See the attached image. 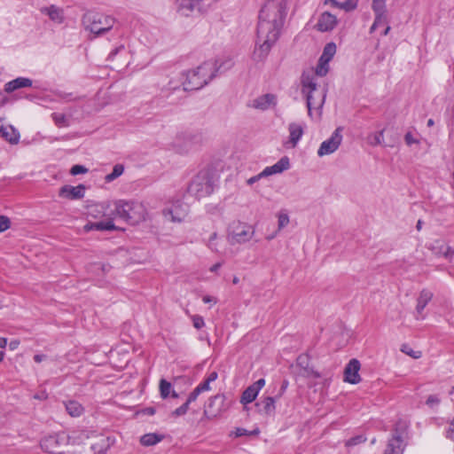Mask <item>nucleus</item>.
I'll use <instances>...</instances> for the list:
<instances>
[{
	"label": "nucleus",
	"mask_w": 454,
	"mask_h": 454,
	"mask_svg": "<svg viewBox=\"0 0 454 454\" xmlns=\"http://www.w3.org/2000/svg\"><path fill=\"white\" fill-rule=\"evenodd\" d=\"M286 15L285 0H267L259 13L254 59L262 61L278 40Z\"/></svg>",
	"instance_id": "nucleus-1"
},
{
	"label": "nucleus",
	"mask_w": 454,
	"mask_h": 454,
	"mask_svg": "<svg viewBox=\"0 0 454 454\" xmlns=\"http://www.w3.org/2000/svg\"><path fill=\"white\" fill-rule=\"evenodd\" d=\"M223 66V70H227L232 66V63L229 59L218 66L217 61H206L197 68L187 71L184 74L185 78L182 82L183 90H196L203 88L216 75V73Z\"/></svg>",
	"instance_id": "nucleus-2"
},
{
	"label": "nucleus",
	"mask_w": 454,
	"mask_h": 454,
	"mask_svg": "<svg viewBox=\"0 0 454 454\" xmlns=\"http://www.w3.org/2000/svg\"><path fill=\"white\" fill-rule=\"evenodd\" d=\"M145 208L142 203L136 201L118 200L114 203V208L107 207L105 213L109 219L120 218L130 224H137L145 219Z\"/></svg>",
	"instance_id": "nucleus-3"
},
{
	"label": "nucleus",
	"mask_w": 454,
	"mask_h": 454,
	"mask_svg": "<svg viewBox=\"0 0 454 454\" xmlns=\"http://www.w3.org/2000/svg\"><path fill=\"white\" fill-rule=\"evenodd\" d=\"M302 93L306 94L307 107L309 114L311 115L312 108H322L325 99V91L318 90L315 81V75L312 72H304L301 75Z\"/></svg>",
	"instance_id": "nucleus-4"
},
{
	"label": "nucleus",
	"mask_w": 454,
	"mask_h": 454,
	"mask_svg": "<svg viewBox=\"0 0 454 454\" xmlns=\"http://www.w3.org/2000/svg\"><path fill=\"white\" fill-rule=\"evenodd\" d=\"M254 235V227L240 221H233L227 230V240L232 246L247 243L252 239Z\"/></svg>",
	"instance_id": "nucleus-5"
},
{
	"label": "nucleus",
	"mask_w": 454,
	"mask_h": 454,
	"mask_svg": "<svg viewBox=\"0 0 454 454\" xmlns=\"http://www.w3.org/2000/svg\"><path fill=\"white\" fill-rule=\"evenodd\" d=\"M213 192L214 182L207 172H200L188 187V192L199 200L209 196Z\"/></svg>",
	"instance_id": "nucleus-6"
},
{
	"label": "nucleus",
	"mask_w": 454,
	"mask_h": 454,
	"mask_svg": "<svg viewBox=\"0 0 454 454\" xmlns=\"http://www.w3.org/2000/svg\"><path fill=\"white\" fill-rule=\"evenodd\" d=\"M84 22L87 23V28L91 33L99 36L113 28L115 19L109 15L94 13L85 15Z\"/></svg>",
	"instance_id": "nucleus-7"
},
{
	"label": "nucleus",
	"mask_w": 454,
	"mask_h": 454,
	"mask_svg": "<svg viewBox=\"0 0 454 454\" xmlns=\"http://www.w3.org/2000/svg\"><path fill=\"white\" fill-rule=\"evenodd\" d=\"M177 12L182 16L189 17L193 12L204 14L212 5V0H176Z\"/></svg>",
	"instance_id": "nucleus-8"
},
{
	"label": "nucleus",
	"mask_w": 454,
	"mask_h": 454,
	"mask_svg": "<svg viewBox=\"0 0 454 454\" xmlns=\"http://www.w3.org/2000/svg\"><path fill=\"white\" fill-rule=\"evenodd\" d=\"M68 443V437L66 434H55L45 436L41 441L43 450L51 454H62V450Z\"/></svg>",
	"instance_id": "nucleus-9"
},
{
	"label": "nucleus",
	"mask_w": 454,
	"mask_h": 454,
	"mask_svg": "<svg viewBox=\"0 0 454 454\" xmlns=\"http://www.w3.org/2000/svg\"><path fill=\"white\" fill-rule=\"evenodd\" d=\"M289 168H290L289 159L286 156L282 157L274 165L266 167L261 173L247 179V184L249 185H252L263 177H267L271 175L282 173L283 171L288 169Z\"/></svg>",
	"instance_id": "nucleus-10"
},
{
	"label": "nucleus",
	"mask_w": 454,
	"mask_h": 454,
	"mask_svg": "<svg viewBox=\"0 0 454 454\" xmlns=\"http://www.w3.org/2000/svg\"><path fill=\"white\" fill-rule=\"evenodd\" d=\"M341 131V127L337 128L332 134L331 137L321 144L317 151L318 156L322 157L324 155L331 154L339 148L342 141Z\"/></svg>",
	"instance_id": "nucleus-11"
},
{
	"label": "nucleus",
	"mask_w": 454,
	"mask_h": 454,
	"mask_svg": "<svg viewBox=\"0 0 454 454\" xmlns=\"http://www.w3.org/2000/svg\"><path fill=\"white\" fill-rule=\"evenodd\" d=\"M188 211L189 207L186 203L176 200L163 210V215L165 217L169 216L171 222L180 223L186 217Z\"/></svg>",
	"instance_id": "nucleus-12"
},
{
	"label": "nucleus",
	"mask_w": 454,
	"mask_h": 454,
	"mask_svg": "<svg viewBox=\"0 0 454 454\" xmlns=\"http://www.w3.org/2000/svg\"><path fill=\"white\" fill-rule=\"evenodd\" d=\"M85 186L79 184L77 186H72L69 184L63 185L59 191V196L67 200H80L84 197Z\"/></svg>",
	"instance_id": "nucleus-13"
},
{
	"label": "nucleus",
	"mask_w": 454,
	"mask_h": 454,
	"mask_svg": "<svg viewBox=\"0 0 454 454\" xmlns=\"http://www.w3.org/2000/svg\"><path fill=\"white\" fill-rule=\"evenodd\" d=\"M360 370V362L353 358L346 365L344 370V380L351 383L357 384L361 381V377L358 373Z\"/></svg>",
	"instance_id": "nucleus-14"
},
{
	"label": "nucleus",
	"mask_w": 454,
	"mask_h": 454,
	"mask_svg": "<svg viewBox=\"0 0 454 454\" xmlns=\"http://www.w3.org/2000/svg\"><path fill=\"white\" fill-rule=\"evenodd\" d=\"M265 380L259 379L254 384L247 387L242 393L240 402L244 404L250 403L255 400L260 390L264 387Z\"/></svg>",
	"instance_id": "nucleus-15"
},
{
	"label": "nucleus",
	"mask_w": 454,
	"mask_h": 454,
	"mask_svg": "<svg viewBox=\"0 0 454 454\" xmlns=\"http://www.w3.org/2000/svg\"><path fill=\"white\" fill-rule=\"evenodd\" d=\"M224 396L216 395L208 399L207 404L204 410V414L207 416L216 417L223 411Z\"/></svg>",
	"instance_id": "nucleus-16"
},
{
	"label": "nucleus",
	"mask_w": 454,
	"mask_h": 454,
	"mask_svg": "<svg viewBox=\"0 0 454 454\" xmlns=\"http://www.w3.org/2000/svg\"><path fill=\"white\" fill-rule=\"evenodd\" d=\"M337 23V18L333 14L325 12L318 18L317 28L320 32H328L333 30Z\"/></svg>",
	"instance_id": "nucleus-17"
},
{
	"label": "nucleus",
	"mask_w": 454,
	"mask_h": 454,
	"mask_svg": "<svg viewBox=\"0 0 454 454\" xmlns=\"http://www.w3.org/2000/svg\"><path fill=\"white\" fill-rule=\"evenodd\" d=\"M33 85V81L27 77H18L12 81H10L4 84V91L6 93H12L19 89L28 88Z\"/></svg>",
	"instance_id": "nucleus-18"
},
{
	"label": "nucleus",
	"mask_w": 454,
	"mask_h": 454,
	"mask_svg": "<svg viewBox=\"0 0 454 454\" xmlns=\"http://www.w3.org/2000/svg\"><path fill=\"white\" fill-rule=\"evenodd\" d=\"M403 439L399 434H395L388 441L384 454H403V447H402Z\"/></svg>",
	"instance_id": "nucleus-19"
},
{
	"label": "nucleus",
	"mask_w": 454,
	"mask_h": 454,
	"mask_svg": "<svg viewBox=\"0 0 454 454\" xmlns=\"http://www.w3.org/2000/svg\"><path fill=\"white\" fill-rule=\"evenodd\" d=\"M0 136L12 145H16L20 140V133L12 126L0 127Z\"/></svg>",
	"instance_id": "nucleus-20"
},
{
	"label": "nucleus",
	"mask_w": 454,
	"mask_h": 454,
	"mask_svg": "<svg viewBox=\"0 0 454 454\" xmlns=\"http://www.w3.org/2000/svg\"><path fill=\"white\" fill-rule=\"evenodd\" d=\"M433 294L427 289H423L419 296L417 299V306H416V311L418 315H421L426 306L428 304V302L432 300ZM424 317H419V316L416 317L417 319L423 318Z\"/></svg>",
	"instance_id": "nucleus-21"
},
{
	"label": "nucleus",
	"mask_w": 454,
	"mask_h": 454,
	"mask_svg": "<svg viewBox=\"0 0 454 454\" xmlns=\"http://www.w3.org/2000/svg\"><path fill=\"white\" fill-rule=\"evenodd\" d=\"M40 12L45 15H48L49 18L56 23H62L64 20L62 9L56 5L52 4L49 7H43L41 8Z\"/></svg>",
	"instance_id": "nucleus-22"
},
{
	"label": "nucleus",
	"mask_w": 454,
	"mask_h": 454,
	"mask_svg": "<svg viewBox=\"0 0 454 454\" xmlns=\"http://www.w3.org/2000/svg\"><path fill=\"white\" fill-rule=\"evenodd\" d=\"M276 98L272 94H265L253 101V106L256 109L266 110L271 105H275Z\"/></svg>",
	"instance_id": "nucleus-23"
},
{
	"label": "nucleus",
	"mask_w": 454,
	"mask_h": 454,
	"mask_svg": "<svg viewBox=\"0 0 454 454\" xmlns=\"http://www.w3.org/2000/svg\"><path fill=\"white\" fill-rule=\"evenodd\" d=\"M288 130L290 133L289 143L292 145V147L294 148L303 135V128L300 124L292 122L288 126Z\"/></svg>",
	"instance_id": "nucleus-24"
},
{
	"label": "nucleus",
	"mask_w": 454,
	"mask_h": 454,
	"mask_svg": "<svg viewBox=\"0 0 454 454\" xmlns=\"http://www.w3.org/2000/svg\"><path fill=\"white\" fill-rule=\"evenodd\" d=\"M116 228L114 224V222L112 221V219H109V218L106 221H101V222H98V223H90L84 226V230L86 231H90L92 230L113 231Z\"/></svg>",
	"instance_id": "nucleus-25"
},
{
	"label": "nucleus",
	"mask_w": 454,
	"mask_h": 454,
	"mask_svg": "<svg viewBox=\"0 0 454 454\" xmlns=\"http://www.w3.org/2000/svg\"><path fill=\"white\" fill-rule=\"evenodd\" d=\"M256 405L260 407V411L266 415H270L275 411V398L271 396L264 397Z\"/></svg>",
	"instance_id": "nucleus-26"
},
{
	"label": "nucleus",
	"mask_w": 454,
	"mask_h": 454,
	"mask_svg": "<svg viewBox=\"0 0 454 454\" xmlns=\"http://www.w3.org/2000/svg\"><path fill=\"white\" fill-rule=\"evenodd\" d=\"M113 442L109 437H101L91 445V449L97 454H104L111 446Z\"/></svg>",
	"instance_id": "nucleus-27"
},
{
	"label": "nucleus",
	"mask_w": 454,
	"mask_h": 454,
	"mask_svg": "<svg viewBox=\"0 0 454 454\" xmlns=\"http://www.w3.org/2000/svg\"><path fill=\"white\" fill-rule=\"evenodd\" d=\"M162 439L163 436L158 434H145L140 438V443L143 446H153L160 442Z\"/></svg>",
	"instance_id": "nucleus-28"
},
{
	"label": "nucleus",
	"mask_w": 454,
	"mask_h": 454,
	"mask_svg": "<svg viewBox=\"0 0 454 454\" xmlns=\"http://www.w3.org/2000/svg\"><path fill=\"white\" fill-rule=\"evenodd\" d=\"M66 410L72 417L80 416L82 411V406L76 401H69L66 403Z\"/></svg>",
	"instance_id": "nucleus-29"
},
{
	"label": "nucleus",
	"mask_w": 454,
	"mask_h": 454,
	"mask_svg": "<svg viewBox=\"0 0 454 454\" xmlns=\"http://www.w3.org/2000/svg\"><path fill=\"white\" fill-rule=\"evenodd\" d=\"M336 53V44L334 43H328L325 44L323 53L319 59L325 62H330Z\"/></svg>",
	"instance_id": "nucleus-30"
},
{
	"label": "nucleus",
	"mask_w": 454,
	"mask_h": 454,
	"mask_svg": "<svg viewBox=\"0 0 454 454\" xmlns=\"http://www.w3.org/2000/svg\"><path fill=\"white\" fill-rule=\"evenodd\" d=\"M374 21L370 27L371 34L373 33L380 26L388 23L387 12L374 13Z\"/></svg>",
	"instance_id": "nucleus-31"
},
{
	"label": "nucleus",
	"mask_w": 454,
	"mask_h": 454,
	"mask_svg": "<svg viewBox=\"0 0 454 454\" xmlns=\"http://www.w3.org/2000/svg\"><path fill=\"white\" fill-rule=\"evenodd\" d=\"M218 377V374L216 372H212L208 374V376L205 379V380L201 383H200L196 387L200 389V391L205 392L210 390V383L214 382Z\"/></svg>",
	"instance_id": "nucleus-32"
},
{
	"label": "nucleus",
	"mask_w": 454,
	"mask_h": 454,
	"mask_svg": "<svg viewBox=\"0 0 454 454\" xmlns=\"http://www.w3.org/2000/svg\"><path fill=\"white\" fill-rule=\"evenodd\" d=\"M383 137H384V129H382L379 132H376V133L370 134L367 137V141L372 146L379 145L383 143Z\"/></svg>",
	"instance_id": "nucleus-33"
},
{
	"label": "nucleus",
	"mask_w": 454,
	"mask_h": 454,
	"mask_svg": "<svg viewBox=\"0 0 454 454\" xmlns=\"http://www.w3.org/2000/svg\"><path fill=\"white\" fill-rule=\"evenodd\" d=\"M387 0H372V10L374 13H386L387 11Z\"/></svg>",
	"instance_id": "nucleus-34"
},
{
	"label": "nucleus",
	"mask_w": 454,
	"mask_h": 454,
	"mask_svg": "<svg viewBox=\"0 0 454 454\" xmlns=\"http://www.w3.org/2000/svg\"><path fill=\"white\" fill-rule=\"evenodd\" d=\"M329 71V62H325L319 59L317 67L315 69V74L318 76H325Z\"/></svg>",
	"instance_id": "nucleus-35"
},
{
	"label": "nucleus",
	"mask_w": 454,
	"mask_h": 454,
	"mask_svg": "<svg viewBox=\"0 0 454 454\" xmlns=\"http://www.w3.org/2000/svg\"><path fill=\"white\" fill-rule=\"evenodd\" d=\"M171 389H172V385L170 382L167 381L164 379L160 380V395L163 399H166L167 397L169 396Z\"/></svg>",
	"instance_id": "nucleus-36"
},
{
	"label": "nucleus",
	"mask_w": 454,
	"mask_h": 454,
	"mask_svg": "<svg viewBox=\"0 0 454 454\" xmlns=\"http://www.w3.org/2000/svg\"><path fill=\"white\" fill-rule=\"evenodd\" d=\"M124 167L121 164H116L114 167L113 171L106 176V180L107 182H111L122 175Z\"/></svg>",
	"instance_id": "nucleus-37"
},
{
	"label": "nucleus",
	"mask_w": 454,
	"mask_h": 454,
	"mask_svg": "<svg viewBox=\"0 0 454 454\" xmlns=\"http://www.w3.org/2000/svg\"><path fill=\"white\" fill-rule=\"evenodd\" d=\"M51 118L58 127L68 126V121H67L66 115L63 114L53 113L51 114Z\"/></svg>",
	"instance_id": "nucleus-38"
},
{
	"label": "nucleus",
	"mask_w": 454,
	"mask_h": 454,
	"mask_svg": "<svg viewBox=\"0 0 454 454\" xmlns=\"http://www.w3.org/2000/svg\"><path fill=\"white\" fill-rule=\"evenodd\" d=\"M401 351L412 358H419L421 357V351L413 350L409 345L403 344L401 348Z\"/></svg>",
	"instance_id": "nucleus-39"
},
{
	"label": "nucleus",
	"mask_w": 454,
	"mask_h": 454,
	"mask_svg": "<svg viewBox=\"0 0 454 454\" xmlns=\"http://www.w3.org/2000/svg\"><path fill=\"white\" fill-rule=\"evenodd\" d=\"M366 441V438L364 435H356L354 437H351L346 442L347 447L355 446L357 444H360L362 442H364Z\"/></svg>",
	"instance_id": "nucleus-40"
},
{
	"label": "nucleus",
	"mask_w": 454,
	"mask_h": 454,
	"mask_svg": "<svg viewBox=\"0 0 454 454\" xmlns=\"http://www.w3.org/2000/svg\"><path fill=\"white\" fill-rule=\"evenodd\" d=\"M259 429H254V431L252 432H248L247 429L245 428H241V427H238L236 428V430L233 432L234 435L236 437H240V436H243V435H251V434H259Z\"/></svg>",
	"instance_id": "nucleus-41"
},
{
	"label": "nucleus",
	"mask_w": 454,
	"mask_h": 454,
	"mask_svg": "<svg viewBox=\"0 0 454 454\" xmlns=\"http://www.w3.org/2000/svg\"><path fill=\"white\" fill-rule=\"evenodd\" d=\"M188 409H189V404H188V403L185 402L183 405H181L180 407H178L175 411H173L171 415L173 417L183 416L187 412Z\"/></svg>",
	"instance_id": "nucleus-42"
},
{
	"label": "nucleus",
	"mask_w": 454,
	"mask_h": 454,
	"mask_svg": "<svg viewBox=\"0 0 454 454\" xmlns=\"http://www.w3.org/2000/svg\"><path fill=\"white\" fill-rule=\"evenodd\" d=\"M359 0H346L343 2V7L345 12H351L356 9Z\"/></svg>",
	"instance_id": "nucleus-43"
},
{
	"label": "nucleus",
	"mask_w": 454,
	"mask_h": 454,
	"mask_svg": "<svg viewBox=\"0 0 454 454\" xmlns=\"http://www.w3.org/2000/svg\"><path fill=\"white\" fill-rule=\"evenodd\" d=\"M193 326L196 329H201L205 325L204 319L200 315H194L192 317Z\"/></svg>",
	"instance_id": "nucleus-44"
},
{
	"label": "nucleus",
	"mask_w": 454,
	"mask_h": 454,
	"mask_svg": "<svg viewBox=\"0 0 454 454\" xmlns=\"http://www.w3.org/2000/svg\"><path fill=\"white\" fill-rule=\"evenodd\" d=\"M11 226L10 219L5 215H0V232L8 230Z\"/></svg>",
	"instance_id": "nucleus-45"
},
{
	"label": "nucleus",
	"mask_w": 454,
	"mask_h": 454,
	"mask_svg": "<svg viewBox=\"0 0 454 454\" xmlns=\"http://www.w3.org/2000/svg\"><path fill=\"white\" fill-rule=\"evenodd\" d=\"M87 171L88 169L82 165H74L70 169V173L73 176L85 174Z\"/></svg>",
	"instance_id": "nucleus-46"
},
{
	"label": "nucleus",
	"mask_w": 454,
	"mask_h": 454,
	"mask_svg": "<svg viewBox=\"0 0 454 454\" xmlns=\"http://www.w3.org/2000/svg\"><path fill=\"white\" fill-rule=\"evenodd\" d=\"M441 400L440 398L435 395H430L427 401H426V403L427 405H428L429 407L433 408L434 406H437L439 403H440Z\"/></svg>",
	"instance_id": "nucleus-47"
},
{
	"label": "nucleus",
	"mask_w": 454,
	"mask_h": 454,
	"mask_svg": "<svg viewBox=\"0 0 454 454\" xmlns=\"http://www.w3.org/2000/svg\"><path fill=\"white\" fill-rule=\"evenodd\" d=\"M289 223V217L286 214L278 215V229L286 227Z\"/></svg>",
	"instance_id": "nucleus-48"
},
{
	"label": "nucleus",
	"mask_w": 454,
	"mask_h": 454,
	"mask_svg": "<svg viewBox=\"0 0 454 454\" xmlns=\"http://www.w3.org/2000/svg\"><path fill=\"white\" fill-rule=\"evenodd\" d=\"M200 394H201V392L200 391V389H198L197 387H195L193 389V391L189 395L187 400H186V403H188V404H190L191 403L194 402L198 396L200 395Z\"/></svg>",
	"instance_id": "nucleus-49"
},
{
	"label": "nucleus",
	"mask_w": 454,
	"mask_h": 454,
	"mask_svg": "<svg viewBox=\"0 0 454 454\" xmlns=\"http://www.w3.org/2000/svg\"><path fill=\"white\" fill-rule=\"evenodd\" d=\"M405 143L408 145H411L413 144H419V140L416 139L411 132H407L404 136Z\"/></svg>",
	"instance_id": "nucleus-50"
},
{
	"label": "nucleus",
	"mask_w": 454,
	"mask_h": 454,
	"mask_svg": "<svg viewBox=\"0 0 454 454\" xmlns=\"http://www.w3.org/2000/svg\"><path fill=\"white\" fill-rule=\"evenodd\" d=\"M446 436L454 441V418H453V420L450 422V426H449V428L446 432Z\"/></svg>",
	"instance_id": "nucleus-51"
},
{
	"label": "nucleus",
	"mask_w": 454,
	"mask_h": 454,
	"mask_svg": "<svg viewBox=\"0 0 454 454\" xmlns=\"http://www.w3.org/2000/svg\"><path fill=\"white\" fill-rule=\"evenodd\" d=\"M325 4H331L333 7L344 10V7L342 5L343 3H339L337 0H325Z\"/></svg>",
	"instance_id": "nucleus-52"
},
{
	"label": "nucleus",
	"mask_w": 454,
	"mask_h": 454,
	"mask_svg": "<svg viewBox=\"0 0 454 454\" xmlns=\"http://www.w3.org/2000/svg\"><path fill=\"white\" fill-rule=\"evenodd\" d=\"M287 387H288V381L287 380H284L282 382L281 387H280L278 395H277L278 398L280 397L286 392Z\"/></svg>",
	"instance_id": "nucleus-53"
},
{
	"label": "nucleus",
	"mask_w": 454,
	"mask_h": 454,
	"mask_svg": "<svg viewBox=\"0 0 454 454\" xmlns=\"http://www.w3.org/2000/svg\"><path fill=\"white\" fill-rule=\"evenodd\" d=\"M202 301H203L205 303L213 302L214 304H215V303L217 302V299H216L215 297L209 296V295H205V296L202 298Z\"/></svg>",
	"instance_id": "nucleus-54"
},
{
	"label": "nucleus",
	"mask_w": 454,
	"mask_h": 454,
	"mask_svg": "<svg viewBox=\"0 0 454 454\" xmlns=\"http://www.w3.org/2000/svg\"><path fill=\"white\" fill-rule=\"evenodd\" d=\"M216 233L214 232L210 238H209V241H208V247L212 249V250H216L215 247H214V244H213V241L216 239Z\"/></svg>",
	"instance_id": "nucleus-55"
},
{
	"label": "nucleus",
	"mask_w": 454,
	"mask_h": 454,
	"mask_svg": "<svg viewBox=\"0 0 454 454\" xmlns=\"http://www.w3.org/2000/svg\"><path fill=\"white\" fill-rule=\"evenodd\" d=\"M19 345H20V340H13L9 343V348H10V349L14 350L19 347Z\"/></svg>",
	"instance_id": "nucleus-56"
},
{
	"label": "nucleus",
	"mask_w": 454,
	"mask_h": 454,
	"mask_svg": "<svg viewBox=\"0 0 454 454\" xmlns=\"http://www.w3.org/2000/svg\"><path fill=\"white\" fill-rule=\"evenodd\" d=\"M45 355L37 354L34 356V360L36 363H41L43 359H45Z\"/></svg>",
	"instance_id": "nucleus-57"
},
{
	"label": "nucleus",
	"mask_w": 454,
	"mask_h": 454,
	"mask_svg": "<svg viewBox=\"0 0 454 454\" xmlns=\"http://www.w3.org/2000/svg\"><path fill=\"white\" fill-rule=\"evenodd\" d=\"M307 360V357L306 356H300L298 358H297V364L299 365H303L305 364Z\"/></svg>",
	"instance_id": "nucleus-58"
},
{
	"label": "nucleus",
	"mask_w": 454,
	"mask_h": 454,
	"mask_svg": "<svg viewBox=\"0 0 454 454\" xmlns=\"http://www.w3.org/2000/svg\"><path fill=\"white\" fill-rule=\"evenodd\" d=\"M221 263L220 262H217L215 264H214L211 268H210V271L212 272H215L220 267H221Z\"/></svg>",
	"instance_id": "nucleus-59"
},
{
	"label": "nucleus",
	"mask_w": 454,
	"mask_h": 454,
	"mask_svg": "<svg viewBox=\"0 0 454 454\" xmlns=\"http://www.w3.org/2000/svg\"><path fill=\"white\" fill-rule=\"evenodd\" d=\"M7 345V339L0 338V348H4Z\"/></svg>",
	"instance_id": "nucleus-60"
},
{
	"label": "nucleus",
	"mask_w": 454,
	"mask_h": 454,
	"mask_svg": "<svg viewBox=\"0 0 454 454\" xmlns=\"http://www.w3.org/2000/svg\"><path fill=\"white\" fill-rule=\"evenodd\" d=\"M422 224H423L422 220H419V221L417 222V224H416V229H417L418 231H420V230L422 229Z\"/></svg>",
	"instance_id": "nucleus-61"
},
{
	"label": "nucleus",
	"mask_w": 454,
	"mask_h": 454,
	"mask_svg": "<svg viewBox=\"0 0 454 454\" xmlns=\"http://www.w3.org/2000/svg\"><path fill=\"white\" fill-rule=\"evenodd\" d=\"M390 29H391L390 26H388V25H387V26L386 27V28L384 29V31L382 32V35H388V33H389V31H390Z\"/></svg>",
	"instance_id": "nucleus-62"
},
{
	"label": "nucleus",
	"mask_w": 454,
	"mask_h": 454,
	"mask_svg": "<svg viewBox=\"0 0 454 454\" xmlns=\"http://www.w3.org/2000/svg\"><path fill=\"white\" fill-rule=\"evenodd\" d=\"M93 266H94V267H97V269H98V270H104V265H102V264L96 263V264H94Z\"/></svg>",
	"instance_id": "nucleus-63"
},
{
	"label": "nucleus",
	"mask_w": 454,
	"mask_h": 454,
	"mask_svg": "<svg viewBox=\"0 0 454 454\" xmlns=\"http://www.w3.org/2000/svg\"><path fill=\"white\" fill-rule=\"evenodd\" d=\"M239 278H238V277H234V278H233V279H232V283H233L234 285H237V284L239 283Z\"/></svg>",
	"instance_id": "nucleus-64"
}]
</instances>
